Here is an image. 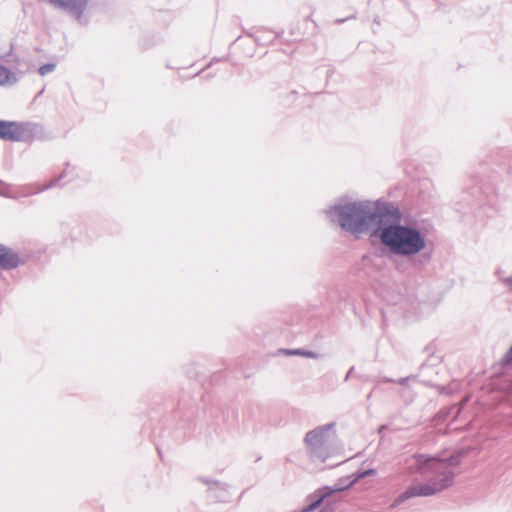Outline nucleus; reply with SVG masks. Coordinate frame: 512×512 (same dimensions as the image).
I'll use <instances>...</instances> for the list:
<instances>
[{
	"mask_svg": "<svg viewBox=\"0 0 512 512\" xmlns=\"http://www.w3.org/2000/svg\"><path fill=\"white\" fill-rule=\"evenodd\" d=\"M505 361L507 363H511L512 362V346L510 347V349L505 354Z\"/></svg>",
	"mask_w": 512,
	"mask_h": 512,
	"instance_id": "14",
	"label": "nucleus"
},
{
	"mask_svg": "<svg viewBox=\"0 0 512 512\" xmlns=\"http://www.w3.org/2000/svg\"><path fill=\"white\" fill-rule=\"evenodd\" d=\"M55 68H56L55 63H47V64H44L39 67L38 73L41 76H46L47 74L52 73L55 70Z\"/></svg>",
	"mask_w": 512,
	"mask_h": 512,
	"instance_id": "11",
	"label": "nucleus"
},
{
	"mask_svg": "<svg viewBox=\"0 0 512 512\" xmlns=\"http://www.w3.org/2000/svg\"><path fill=\"white\" fill-rule=\"evenodd\" d=\"M285 355H299L304 356L307 358L317 359L319 358V354L313 352V351H307L302 349H295V350H284Z\"/></svg>",
	"mask_w": 512,
	"mask_h": 512,
	"instance_id": "10",
	"label": "nucleus"
},
{
	"mask_svg": "<svg viewBox=\"0 0 512 512\" xmlns=\"http://www.w3.org/2000/svg\"><path fill=\"white\" fill-rule=\"evenodd\" d=\"M18 82V77L8 68L0 65V86L14 85Z\"/></svg>",
	"mask_w": 512,
	"mask_h": 512,
	"instance_id": "9",
	"label": "nucleus"
},
{
	"mask_svg": "<svg viewBox=\"0 0 512 512\" xmlns=\"http://www.w3.org/2000/svg\"><path fill=\"white\" fill-rule=\"evenodd\" d=\"M201 481L205 484H208V485H213L216 489H219L223 492H227V485L225 484H222V483H219V482H216V481H210V480H207V479H201Z\"/></svg>",
	"mask_w": 512,
	"mask_h": 512,
	"instance_id": "13",
	"label": "nucleus"
},
{
	"mask_svg": "<svg viewBox=\"0 0 512 512\" xmlns=\"http://www.w3.org/2000/svg\"><path fill=\"white\" fill-rule=\"evenodd\" d=\"M374 235L391 254L400 257H414L427 247L425 231L415 223L402 222L396 209L383 210Z\"/></svg>",
	"mask_w": 512,
	"mask_h": 512,
	"instance_id": "2",
	"label": "nucleus"
},
{
	"mask_svg": "<svg viewBox=\"0 0 512 512\" xmlns=\"http://www.w3.org/2000/svg\"><path fill=\"white\" fill-rule=\"evenodd\" d=\"M0 194L7 195V188L4 187V188L0 189Z\"/></svg>",
	"mask_w": 512,
	"mask_h": 512,
	"instance_id": "15",
	"label": "nucleus"
},
{
	"mask_svg": "<svg viewBox=\"0 0 512 512\" xmlns=\"http://www.w3.org/2000/svg\"><path fill=\"white\" fill-rule=\"evenodd\" d=\"M356 481H354V476H348L345 478L339 479L333 486H325L318 490H316L313 494H311L315 499V504H322L327 498L332 496L334 493L344 491L351 487Z\"/></svg>",
	"mask_w": 512,
	"mask_h": 512,
	"instance_id": "5",
	"label": "nucleus"
},
{
	"mask_svg": "<svg viewBox=\"0 0 512 512\" xmlns=\"http://www.w3.org/2000/svg\"><path fill=\"white\" fill-rule=\"evenodd\" d=\"M376 474V471L374 469H368V470H365V471H362V472H358V473H355L353 474L354 476V481H358L366 476H372V475H375Z\"/></svg>",
	"mask_w": 512,
	"mask_h": 512,
	"instance_id": "12",
	"label": "nucleus"
},
{
	"mask_svg": "<svg viewBox=\"0 0 512 512\" xmlns=\"http://www.w3.org/2000/svg\"><path fill=\"white\" fill-rule=\"evenodd\" d=\"M19 259L15 253L0 245V267L14 268L18 265Z\"/></svg>",
	"mask_w": 512,
	"mask_h": 512,
	"instance_id": "8",
	"label": "nucleus"
},
{
	"mask_svg": "<svg viewBox=\"0 0 512 512\" xmlns=\"http://www.w3.org/2000/svg\"><path fill=\"white\" fill-rule=\"evenodd\" d=\"M336 438L335 423L321 425L307 432L304 444L311 461L324 463L332 454V443Z\"/></svg>",
	"mask_w": 512,
	"mask_h": 512,
	"instance_id": "4",
	"label": "nucleus"
},
{
	"mask_svg": "<svg viewBox=\"0 0 512 512\" xmlns=\"http://www.w3.org/2000/svg\"><path fill=\"white\" fill-rule=\"evenodd\" d=\"M20 127L14 122L0 121V138L16 140L20 137Z\"/></svg>",
	"mask_w": 512,
	"mask_h": 512,
	"instance_id": "7",
	"label": "nucleus"
},
{
	"mask_svg": "<svg viewBox=\"0 0 512 512\" xmlns=\"http://www.w3.org/2000/svg\"><path fill=\"white\" fill-rule=\"evenodd\" d=\"M408 469L411 472L433 476L425 482H415L392 504L396 507L412 497H428L442 492L453 484L455 469L460 464V455L453 454L449 457H430L424 454L413 455L408 461Z\"/></svg>",
	"mask_w": 512,
	"mask_h": 512,
	"instance_id": "1",
	"label": "nucleus"
},
{
	"mask_svg": "<svg viewBox=\"0 0 512 512\" xmlns=\"http://www.w3.org/2000/svg\"><path fill=\"white\" fill-rule=\"evenodd\" d=\"M55 6L62 7L80 20L88 0H49Z\"/></svg>",
	"mask_w": 512,
	"mask_h": 512,
	"instance_id": "6",
	"label": "nucleus"
},
{
	"mask_svg": "<svg viewBox=\"0 0 512 512\" xmlns=\"http://www.w3.org/2000/svg\"><path fill=\"white\" fill-rule=\"evenodd\" d=\"M383 211H375L370 202H350L340 200L330 207L326 214L332 222H337L342 229L359 235L366 232L369 227L376 223Z\"/></svg>",
	"mask_w": 512,
	"mask_h": 512,
	"instance_id": "3",
	"label": "nucleus"
}]
</instances>
